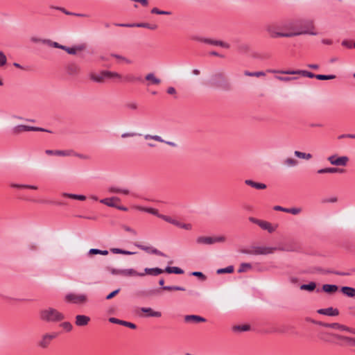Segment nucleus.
I'll return each instance as SVG.
<instances>
[{"label":"nucleus","instance_id":"nucleus-40","mask_svg":"<svg viewBox=\"0 0 355 355\" xmlns=\"http://www.w3.org/2000/svg\"><path fill=\"white\" fill-rule=\"evenodd\" d=\"M316 288V284L313 282H310L308 284H302L300 286L301 290L313 291Z\"/></svg>","mask_w":355,"mask_h":355},{"label":"nucleus","instance_id":"nucleus-59","mask_svg":"<svg viewBox=\"0 0 355 355\" xmlns=\"http://www.w3.org/2000/svg\"><path fill=\"white\" fill-rule=\"evenodd\" d=\"M145 211L150 213L151 214H153L155 216H157V217H159V216L161 215L160 214H159V212L157 209H153V208H147L145 209Z\"/></svg>","mask_w":355,"mask_h":355},{"label":"nucleus","instance_id":"nucleus-13","mask_svg":"<svg viewBox=\"0 0 355 355\" xmlns=\"http://www.w3.org/2000/svg\"><path fill=\"white\" fill-rule=\"evenodd\" d=\"M90 321V318L85 315H77L76 316L75 323L78 327L86 326Z\"/></svg>","mask_w":355,"mask_h":355},{"label":"nucleus","instance_id":"nucleus-3","mask_svg":"<svg viewBox=\"0 0 355 355\" xmlns=\"http://www.w3.org/2000/svg\"><path fill=\"white\" fill-rule=\"evenodd\" d=\"M226 240L225 236H200L196 238V242L198 245H213L216 243H223Z\"/></svg>","mask_w":355,"mask_h":355},{"label":"nucleus","instance_id":"nucleus-54","mask_svg":"<svg viewBox=\"0 0 355 355\" xmlns=\"http://www.w3.org/2000/svg\"><path fill=\"white\" fill-rule=\"evenodd\" d=\"M7 58L3 51H0V67L6 64Z\"/></svg>","mask_w":355,"mask_h":355},{"label":"nucleus","instance_id":"nucleus-17","mask_svg":"<svg viewBox=\"0 0 355 355\" xmlns=\"http://www.w3.org/2000/svg\"><path fill=\"white\" fill-rule=\"evenodd\" d=\"M318 313L320 314L326 315L329 316H336L339 314L338 310L336 309H334L332 307L319 309L318 310Z\"/></svg>","mask_w":355,"mask_h":355},{"label":"nucleus","instance_id":"nucleus-47","mask_svg":"<svg viewBox=\"0 0 355 355\" xmlns=\"http://www.w3.org/2000/svg\"><path fill=\"white\" fill-rule=\"evenodd\" d=\"M159 218L163 219L164 220L171 223V224H173L174 225H176V223H177V220L174 219V218H172L170 216H166V215H163V214H161L160 216H159Z\"/></svg>","mask_w":355,"mask_h":355},{"label":"nucleus","instance_id":"nucleus-44","mask_svg":"<svg viewBox=\"0 0 355 355\" xmlns=\"http://www.w3.org/2000/svg\"><path fill=\"white\" fill-rule=\"evenodd\" d=\"M10 187L13 188H17V189H36L37 187L32 185L28 184H10Z\"/></svg>","mask_w":355,"mask_h":355},{"label":"nucleus","instance_id":"nucleus-8","mask_svg":"<svg viewBox=\"0 0 355 355\" xmlns=\"http://www.w3.org/2000/svg\"><path fill=\"white\" fill-rule=\"evenodd\" d=\"M344 170L336 167H328L320 169L317 171L318 175H341Z\"/></svg>","mask_w":355,"mask_h":355},{"label":"nucleus","instance_id":"nucleus-48","mask_svg":"<svg viewBox=\"0 0 355 355\" xmlns=\"http://www.w3.org/2000/svg\"><path fill=\"white\" fill-rule=\"evenodd\" d=\"M336 78L335 75H321L318 74L315 76V78L320 80H332Z\"/></svg>","mask_w":355,"mask_h":355},{"label":"nucleus","instance_id":"nucleus-62","mask_svg":"<svg viewBox=\"0 0 355 355\" xmlns=\"http://www.w3.org/2000/svg\"><path fill=\"white\" fill-rule=\"evenodd\" d=\"M123 326H125V327H129L130 329H133L136 328V325L135 324L130 322H127V321H123Z\"/></svg>","mask_w":355,"mask_h":355},{"label":"nucleus","instance_id":"nucleus-6","mask_svg":"<svg viewBox=\"0 0 355 355\" xmlns=\"http://www.w3.org/2000/svg\"><path fill=\"white\" fill-rule=\"evenodd\" d=\"M282 32H288V31H302L304 30H312L314 31L315 28L314 26L311 23L309 26L304 29H299L296 27L293 22H288L282 25Z\"/></svg>","mask_w":355,"mask_h":355},{"label":"nucleus","instance_id":"nucleus-60","mask_svg":"<svg viewBox=\"0 0 355 355\" xmlns=\"http://www.w3.org/2000/svg\"><path fill=\"white\" fill-rule=\"evenodd\" d=\"M109 321L114 324H118L123 325L124 320H119V319H117L115 318H110Z\"/></svg>","mask_w":355,"mask_h":355},{"label":"nucleus","instance_id":"nucleus-15","mask_svg":"<svg viewBox=\"0 0 355 355\" xmlns=\"http://www.w3.org/2000/svg\"><path fill=\"white\" fill-rule=\"evenodd\" d=\"M145 80L148 81V86L151 85H159L161 83V80L156 77L153 73H149L145 76Z\"/></svg>","mask_w":355,"mask_h":355},{"label":"nucleus","instance_id":"nucleus-42","mask_svg":"<svg viewBox=\"0 0 355 355\" xmlns=\"http://www.w3.org/2000/svg\"><path fill=\"white\" fill-rule=\"evenodd\" d=\"M177 227L184 229L185 230H191L193 228V225L191 223H182L179 220H177L176 225Z\"/></svg>","mask_w":355,"mask_h":355},{"label":"nucleus","instance_id":"nucleus-35","mask_svg":"<svg viewBox=\"0 0 355 355\" xmlns=\"http://www.w3.org/2000/svg\"><path fill=\"white\" fill-rule=\"evenodd\" d=\"M294 155L297 157H298L300 159H306V160H309V159H311L312 158V155L311 154L306 153H302V152L297 151V150H295L294 152Z\"/></svg>","mask_w":355,"mask_h":355},{"label":"nucleus","instance_id":"nucleus-16","mask_svg":"<svg viewBox=\"0 0 355 355\" xmlns=\"http://www.w3.org/2000/svg\"><path fill=\"white\" fill-rule=\"evenodd\" d=\"M121 275L124 276V277H135V276L143 277V276H144V273L137 272L135 270H134L132 268H129V269L121 270Z\"/></svg>","mask_w":355,"mask_h":355},{"label":"nucleus","instance_id":"nucleus-1","mask_svg":"<svg viewBox=\"0 0 355 355\" xmlns=\"http://www.w3.org/2000/svg\"><path fill=\"white\" fill-rule=\"evenodd\" d=\"M266 31L269 34V35L272 38L277 37H292L298 36L300 35H316L317 33L315 31H313L312 30H304L302 31H288V32H282V26H277L274 24H269L266 26Z\"/></svg>","mask_w":355,"mask_h":355},{"label":"nucleus","instance_id":"nucleus-56","mask_svg":"<svg viewBox=\"0 0 355 355\" xmlns=\"http://www.w3.org/2000/svg\"><path fill=\"white\" fill-rule=\"evenodd\" d=\"M122 227L125 232L130 233L132 235H133V236L137 235V231L131 228L130 227L124 225L122 226Z\"/></svg>","mask_w":355,"mask_h":355},{"label":"nucleus","instance_id":"nucleus-43","mask_svg":"<svg viewBox=\"0 0 355 355\" xmlns=\"http://www.w3.org/2000/svg\"><path fill=\"white\" fill-rule=\"evenodd\" d=\"M105 78H118L120 79L121 78V75L116 72L105 71Z\"/></svg>","mask_w":355,"mask_h":355},{"label":"nucleus","instance_id":"nucleus-27","mask_svg":"<svg viewBox=\"0 0 355 355\" xmlns=\"http://www.w3.org/2000/svg\"><path fill=\"white\" fill-rule=\"evenodd\" d=\"M85 48H86V46L85 44H80V45L76 46H73L71 48L67 47L66 49V51L69 54L75 55L77 53V52L82 51L85 50Z\"/></svg>","mask_w":355,"mask_h":355},{"label":"nucleus","instance_id":"nucleus-36","mask_svg":"<svg viewBox=\"0 0 355 355\" xmlns=\"http://www.w3.org/2000/svg\"><path fill=\"white\" fill-rule=\"evenodd\" d=\"M249 329H250V325H248V324L235 325V326L232 327V331L234 332L247 331Z\"/></svg>","mask_w":355,"mask_h":355},{"label":"nucleus","instance_id":"nucleus-30","mask_svg":"<svg viewBox=\"0 0 355 355\" xmlns=\"http://www.w3.org/2000/svg\"><path fill=\"white\" fill-rule=\"evenodd\" d=\"M145 274L156 276L164 272V270L159 268H145Z\"/></svg>","mask_w":355,"mask_h":355},{"label":"nucleus","instance_id":"nucleus-46","mask_svg":"<svg viewBox=\"0 0 355 355\" xmlns=\"http://www.w3.org/2000/svg\"><path fill=\"white\" fill-rule=\"evenodd\" d=\"M89 253L91 254H102L107 255L108 254L107 250H101L96 248H92L89 250Z\"/></svg>","mask_w":355,"mask_h":355},{"label":"nucleus","instance_id":"nucleus-39","mask_svg":"<svg viewBox=\"0 0 355 355\" xmlns=\"http://www.w3.org/2000/svg\"><path fill=\"white\" fill-rule=\"evenodd\" d=\"M252 269V265L249 263H242L240 264L239 268L238 269V272H245Z\"/></svg>","mask_w":355,"mask_h":355},{"label":"nucleus","instance_id":"nucleus-28","mask_svg":"<svg viewBox=\"0 0 355 355\" xmlns=\"http://www.w3.org/2000/svg\"><path fill=\"white\" fill-rule=\"evenodd\" d=\"M341 292L346 296L353 297L355 296V288L349 286H343Z\"/></svg>","mask_w":355,"mask_h":355},{"label":"nucleus","instance_id":"nucleus-63","mask_svg":"<svg viewBox=\"0 0 355 355\" xmlns=\"http://www.w3.org/2000/svg\"><path fill=\"white\" fill-rule=\"evenodd\" d=\"M136 133L135 132H124L121 135L122 138H127V137H133L136 136Z\"/></svg>","mask_w":355,"mask_h":355},{"label":"nucleus","instance_id":"nucleus-25","mask_svg":"<svg viewBox=\"0 0 355 355\" xmlns=\"http://www.w3.org/2000/svg\"><path fill=\"white\" fill-rule=\"evenodd\" d=\"M245 184L257 189H264L266 188V185L263 183L256 182L251 179H246Z\"/></svg>","mask_w":355,"mask_h":355},{"label":"nucleus","instance_id":"nucleus-18","mask_svg":"<svg viewBox=\"0 0 355 355\" xmlns=\"http://www.w3.org/2000/svg\"><path fill=\"white\" fill-rule=\"evenodd\" d=\"M185 322H193L195 323L203 322L206 321V319L203 317L197 315H187L184 316Z\"/></svg>","mask_w":355,"mask_h":355},{"label":"nucleus","instance_id":"nucleus-19","mask_svg":"<svg viewBox=\"0 0 355 355\" xmlns=\"http://www.w3.org/2000/svg\"><path fill=\"white\" fill-rule=\"evenodd\" d=\"M104 74H105V71H103L98 73H91L89 74V78L92 80H93L96 83H101L105 79V76H104Z\"/></svg>","mask_w":355,"mask_h":355},{"label":"nucleus","instance_id":"nucleus-26","mask_svg":"<svg viewBox=\"0 0 355 355\" xmlns=\"http://www.w3.org/2000/svg\"><path fill=\"white\" fill-rule=\"evenodd\" d=\"M119 202V198L117 197H112L110 198H104L100 200V202L103 204H105L109 207H116V205L115 204V202Z\"/></svg>","mask_w":355,"mask_h":355},{"label":"nucleus","instance_id":"nucleus-34","mask_svg":"<svg viewBox=\"0 0 355 355\" xmlns=\"http://www.w3.org/2000/svg\"><path fill=\"white\" fill-rule=\"evenodd\" d=\"M62 195L64 197H67L74 200H85L86 199V196L83 195H78L68 193H63Z\"/></svg>","mask_w":355,"mask_h":355},{"label":"nucleus","instance_id":"nucleus-58","mask_svg":"<svg viewBox=\"0 0 355 355\" xmlns=\"http://www.w3.org/2000/svg\"><path fill=\"white\" fill-rule=\"evenodd\" d=\"M26 131H46V130L42 128L26 125Z\"/></svg>","mask_w":355,"mask_h":355},{"label":"nucleus","instance_id":"nucleus-31","mask_svg":"<svg viewBox=\"0 0 355 355\" xmlns=\"http://www.w3.org/2000/svg\"><path fill=\"white\" fill-rule=\"evenodd\" d=\"M241 252L245 254L258 255V245L251 246L247 249L242 250Z\"/></svg>","mask_w":355,"mask_h":355},{"label":"nucleus","instance_id":"nucleus-14","mask_svg":"<svg viewBox=\"0 0 355 355\" xmlns=\"http://www.w3.org/2000/svg\"><path fill=\"white\" fill-rule=\"evenodd\" d=\"M55 155L62 156V157L77 156L80 158L83 157V155L76 153L72 150H55Z\"/></svg>","mask_w":355,"mask_h":355},{"label":"nucleus","instance_id":"nucleus-64","mask_svg":"<svg viewBox=\"0 0 355 355\" xmlns=\"http://www.w3.org/2000/svg\"><path fill=\"white\" fill-rule=\"evenodd\" d=\"M119 291H120V289H116V290L112 291L108 295H107L106 299L110 300L111 298L114 297L119 292Z\"/></svg>","mask_w":355,"mask_h":355},{"label":"nucleus","instance_id":"nucleus-32","mask_svg":"<svg viewBox=\"0 0 355 355\" xmlns=\"http://www.w3.org/2000/svg\"><path fill=\"white\" fill-rule=\"evenodd\" d=\"M338 287L334 284H324L322 286V291L327 293H335L338 291Z\"/></svg>","mask_w":355,"mask_h":355},{"label":"nucleus","instance_id":"nucleus-41","mask_svg":"<svg viewBox=\"0 0 355 355\" xmlns=\"http://www.w3.org/2000/svg\"><path fill=\"white\" fill-rule=\"evenodd\" d=\"M297 161L291 157H287L284 160V164L288 167H293L297 164Z\"/></svg>","mask_w":355,"mask_h":355},{"label":"nucleus","instance_id":"nucleus-22","mask_svg":"<svg viewBox=\"0 0 355 355\" xmlns=\"http://www.w3.org/2000/svg\"><path fill=\"white\" fill-rule=\"evenodd\" d=\"M261 229L264 230H267L269 233H272L275 231L276 227L272 226V225L267 222L266 220H261L259 225Z\"/></svg>","mask_w":355,"mask_h":355},{"label":"nucleus","instance_id":"nucleus-12","mask_svg":"<svg viewBox=\"0 0 355 355\" xmlns=\"http://www.w3.org/2000/svg\"><path fill=\"white\" fill-rule=\"evenodd\" d=\"M277 248L264 245H258V255H268L274 253Z\"/></svg>","mask_w":355,"mask_h":355},{"label":"nucleus","instance_id":"nucleus-61","mask_svg":"<svg viewBox=\"0 0 355 355\" xmlns=\"http://www.w3.org/2000/svg\"><path fill=\"white\" fill-rule=\"evenodd\" d=\"M191 275L198 277L201 278L202 280H205L206 279V277L201 272H193L191 273Z\"/></svg>","mask_w":355,"mask_h":355},{"label":"nucleus","instance_id":"nucleus-55","mask_svg":"<svg viewBox=\"0 0 355 355\" xmlns=\"http://www.w3.org/2000/svg\"><path fill=\"white\" fill-rule=\"evenodd\" d=\"M276 78L282 82H289V81L297 79L296 77H289V76H276Z\"/></svg>","mask_w":355,"mask_h":355},{"label":"nucleus","instance_id":"nucleus-53","mask_svg":"<svg viewBox=\"0 0 355 355\" xmlns=\"http://www.w3.org/2000/svg\"><path fill=\"white\" fill-rule=\"evenodd\" d=\"M60 327H62L65 331H71L73 329L72 324L69 322H64L60 324Z\"/></svg>","mask_w":355,"mask_h":355},{"label":"nucleus","instance_id":"nucleus-51","mask_svg":"<svg viewBox=\"0 0 355 355\" xmlns=\"http://www.w3.org/2000/svg\"><path fill=\"white\" fill-rule=\"evenodd\" d=\"M302 211V208L300 207H293V208H287V212L289 214H292L293 215H297Z\"/></svg>","mask_w":355,"mask_h":355},{"label":"nucleus","instance_id":"nucleus-29","mask_svg":"<svg viewBox=\"0 0 355 355\" xmlns=\"http://www.w3.org/2000/svg\"><path fill=\"white\" fill-rule=\"evenodd\" d=\"M121 26H137V27H143V28H147L152 30H155L157 28V25H150L147 23H141V24H120Z\"/></svg>","mask_w":355,"mask_h":355},{"label":"nucleus","instance_id":"nucleus-23","mask_svg":"<svg viewBox=\"0 0 355 355\" xmlns=\"http://www.w3.org/2000/svg\"><path fill=\"white\" fill-rule=\"evenodd\" d=\"M141 311L143 313H146L149 317L159 318L162 316V313L160 311H153L151 308L143 307L141 309Z\"/></svg>","mask_w":355,"mask_h":355},{"label":"nucleus","instance_id":"nucleus-4","mask_svg":"<svg viewBox=\"0 0 355 355\" xmlns=\"http://www.w3.org/2000/svg\"><path fill=\"white\" fill-rule=\"evenodd\" d=\"M65 300L76 304H84L87 302V296L85 294L69 293L65 296Z\"/></svg>","mask_w":355,"mask_h":355},{"label":"nucleus","instance_id":"nucleus-33","mask_svg":"<svg viewBox=\"0 0 355 355\" xmlns=\"http://www.w3.org/2000/svg\"><path fill=\"white\" fill-rule=\"evenodd\" d=\"M109 191L110 193H123V194H128L129 190L126 189H121L118 187H111L109 188Z\"/></svg>","mask_w":355,"mask_h":355},{"label":"nucleus","instance_id":"nucleus-49","mask_svg":"<svg viewBox=\"0 0 355 355\" xmlns=\"http://www.w3.org/2000/svg\"><path fill=\"white\" fill-rule=\"evenodd\" d=\"M163 289L166 291H185L184 288L178 286H163Z\"/></svg>","mask_w":355,"mask_h":355},{"label":"nucleus","instance_id":"nucleus-21","mask_svg":"<svg viewBox=\"0 0 355 355\" xmlns=\"http://www.w3.org/2000/svg\"><path fill=\"white\" fill-rule=\"evenodd\" d=\"M200 41L208 43V44H213V45L220 46H221L223 48H225V49L230 48L229 44L224 42L223 41H220V40H209V39H204V40H200Z\"/></svg>","mask_w":355,"mask_h":355},{"label":"nucleus","instance_id":"nucleus-57","mask_svg":"<svg viewBox=\"0 0 355 355\" xmlns=\"http://www.w3.org/2000/svg\"><path fill=\"white\" fill-rule=\"evenodd\" d=\"M14 132L19 134L22 132H26V125H19L14 128Z\"/></svg>","mask_w":355,"mask_h":355},{"label":"nucleus","instance_id":"nucleus-20","mask_svg":"<svg viewBox=\"0 0 355 355\" xmlns=\"http://www.w3.org/2000/svg\"><path fill=\"white\" fill-rule=\"evenodd\" d=\"M322 325L325 327L336 329H339L340 331H351V328H349L345 325L340 324L339 323H331V324L324 323V324H322Z\"/></svg>","mask_w":355,"mask_h":355},{"label":"nucleus","instance_id":"nucleus-24","mask_svg":"<svg viewBox=\"0 0 355 355\" xmlns=\"http://www.w3.org/2000/svg\"><path fill=\"white\" fill-rule=\"evenodd\" d=\"M67 72L70 76H76L80 72V67L76 64H70L67 67Z\"/></svg>","mask_w":355,"mask_h":355},{"label":"nucleus","instance_id":"nucleus-5","mask_svg":"<svg viewBox=\"0 0 355 355\" xmlns=\"http://www.w3.org/2000/svg\"><path fill=\"white\" fill-rule=\"evenodd\" d=\"M269 72L271 73H279L281 74H286V75H295V74H300L303 76L309 77V78H315V74L313 73L304 71V70H296V71H291V70H286V71H277V70H268Z\"/></svg>","mask_w":355,"mask_h":355},{"label":"nucleus","instance_id":"nucleus-7","mask_svg":"<svg viewBox=\"0 0 355 355\" xmlns=\"http://www.w3.org/2000/svg\"><path fill=\"white\" fill-rule=\"evenodd\" d=\"M328 161L335 166H345L349 158L347 156L338 157L337 155H331L327 158Z\"/></svg>","mask_w":355,"mask_h":355},{"label":"nucleus","instance_id":"nucleus-38","mask_svg":"<svg viewBox=\"0 0 355 355\" xmlns=\"http://www.w3.org/2000/svg\"><path fill=\"white\" fill-rule=\"evenodd\" d=\"M334 336L338 339L343 340H345V341L349 343L352 346H355V338H354L343 336H340V335H334Z\"/></svg>","mask_w":355,"mask_h":355},{"label":"nucleus","instance_id":"nucleus-2","mask_svg":"<svg viewBox=\"0 0 355 355\" xmlns=\"http://www.w3.org/2000/svg\"><path fill=\"white\" fill-rule=\"evenodd\" d=\"M40 318L46 322H58L64 319V315L53 307H47L40 311Z\"/></svg>","mask_w":355,"mask_h":355},{"label":"nucleus","instance_id":"nucleus-52","mask_svg":"<svg viewBox=\"0 0 355 355\" xmlns=\"http://www.w3.org/2000/svg\"><path fill=\"white\" fill-rule=\"evenodd\" d=\"M151 13L157 14V15H169L171 14V12L169 11L160 10L157 8H153L151 10Z\"/></svg>","mask_w":355,"mask_h":355},{"label":"nucleus","instance_id":"nucleus-9","mask_svg":"<svg viewBox=\"0 0 355 355\" xmlns=\"http://www.w3.org/2000/svg\"><path fill=\"white\" fill-rule=\"evenodd\" d=\"M57 336V334H44L41 340L40 341L39 345L42 348H46L50 342Z\"/></svg>","mask_w":355,"mask_h":355},{"label":"nucleus","instance_id":"nucleus-45","mask_svg":"<svg viewBox=\"0 0 355 355\" xmlns=\"http://www.w3.org/2000/svg\"><path fill=\"white\" fill-rule=\"evenodd\" d=\"M234 272V266H227V268H220L218 270H217V274H223V273H232Z\"/></svg>","mask_w":355,"mask_h":355},{"label":"nucleus","instance_id":"nucleus-11","mask_svg":"<svg viewBox=\"0 0 355 355\" xmlns=\"http://www.w3.org/2000/svg\"><path fill=\"white\" fill-rule=\"evenodd\" d=\"M135 245L138 248H139L146 252L152 253V254L159 255V256H165L164 253H162V252H160L159 250H158L155 248L148 247V246H145V245H141L139 243H135Z\"/></svg>","mask_w":355,"mask_h":355},{"label":"nucleus","instance_id":"nucleus-37","mask_svg":"<svg viewBox=\"0 0 355 355\" xmlns=\"http://www.w3.org/2000/svg\"><path fill=\"white\" fill-rule=\"evenodd\" d=\"M164 271H166L168 273H175V274H178V275L184 273L183 270H182L181 268H178V267L168 266L165 268V270Z\"/></svg>","mask_w":355,"mask_h":355},{"label":"nucleus","instance_id":"nucleus-50","mask_svg":"<svg viewBox=\"0 0 355 355\" xmlns=\"http://www.w3.org/2000/svg\"><path fill=\"white\" fill-rule=\"evenodd\" d=\"M212 78H213V81L214 82V83H216L218 80H224L225 76L223 73L218 72V73H215L213 76Z\"/></svg>","mask_w":355,"mask_h":355},{"label":"nucleus","instance_id":"nucleus-10","mask_svg":"<svg viewBox=\"0 0 355 355\" xmlns=\"http://www.w3.org/2000/svg\"><path fill=\"white\" fill-rule=\"evenodd\" d=\"M144 138L146 141H148V140H154L155 141L160 142V143H166V144H168V145H169L171 146H173V147H175L176 146V144L174 142H172V141H165L162 138V137H160L159 135H152L147 134V135H144Z\"/></svg>","mask_w":355,"mask_h":355}]
</instances>
